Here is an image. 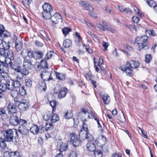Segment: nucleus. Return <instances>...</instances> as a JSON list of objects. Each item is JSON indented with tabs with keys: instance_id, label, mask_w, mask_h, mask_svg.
I'll use <instances>...</instances> for the list:
<instances>
[{
	"instance_id": "nucleus-13",
	"label": "nucleus",
	"mask_w": 157,
	"mask_h": 157,
	"mask_svg": "<svg viewBox=\"0 0 157 157\" xmlns=\"http://www.w3.org/2000/svg\"><path fill=\"white\" fill-rule=\"evenodd\" d=\"M0 36L1 37L4 38L7 37L9 36V33L5 30L4 26L0 24Z\"/></svg>"
},
{
	"instance_id": "nucleus-24",
	"label": "nucleus",
	"mask_w": 157,
	"mask_h": 157,
	"mask_svg": "<svg viewBox=\"0 0 157 157\" xmlns=\"http://www.w3.org/2000/svg\"><path fill=\"white\" fill-rule=\"evenodd\" d=\"M34 58L36 59H39L41 58L44 55L43 52L37 51L34 52Z\"/></svg>"
},
{
	"instance_id": "nucleus-3",
	"label": "nucleus",
	"mask_w": 157,
	"mask_h": 157,
	"mask_svg": "<svg viewBox=\"0 0 157 157\" xmlns=\"http://www.w3.org/2000/svg\"><path fill=\"white\" fill-rule=\"evenodd\" d=\"M42 8L44 11L42 12L43 17L46 19H49L52 14V9L49 3L45 2L43 5Z\"/></svg>"
},
{
	"instance_id": "nucleus-32",
	"label": "nucleus",
	"mask_w": 157,
	"mask_h": 157,
	"mask_svg": "<svg viewBox=\"0 0 157 157\" xmlns=\"http://www.w3.org/2000/svg\"><path fill=\"white\" fill-rule=\"evenodd\" d=\"M67 145L66 143H62L60 145L59 150L60 152H62L66 150L67 149Z\"/></svg>"
},
{
	"instance_id": "nucleus-14",
	"label": "nucleus",
	"mask_w": 157,
	"mask_h": 157,
	"mask_svg": "<svg viewBox=\"0 0 157 157\" xmlns=\"http://www.w3.org/2000/svg\"><path fill=\"white\" fill-rule=\"evenodd\" d=\"M8 108L9 114V115H11L14 114H16L17 109L16 104L10 103L8 105Z\"/></svg>"
},
{
	"instance_id": "nucleus-33",
	"label": "nucleus",
	"mask_w": 157,
	"mask_h": 157,
	"mask_svg": "<svg viewBox=\"0 0 157 157\" xmlns=\"http://www.w3.org/2000/svg\"><path fill=\"white\" fill-rule=\"evenodd\" d=\"M59 120L58 115L56 113L53 114L51 119V121L53 123H55L58 121Z\"/></svg>"
},
{
	"instance_id": "nucleus-36",
	"label": "nucleus",
	"mask_w": 157,
	"mask_h": 157,
	"mask_svg": "<svg viewBox=\"0 0 157 157\" xmlns=\"http://www.w3.org/2000/svg\"><path fill=\"white\" fill-rule=\"evenodd\" d=\"M39 87L40 90L45 91L46 89V84L43 81H42L39 83Z\"/></svg>"
},
{
	"instance_id": "nucleus-51",
	"label": "nucleus",
	"mask_w": 157,
	"mask_h": 157,
	"mask_svg": "<svg viewBox=\"0 0 157 157\" xmlns=\"http://www.w3.org/2000/svg\"><path fill=\"white\" fill-rule=\"evenodd\" d=\"M6 83L0 84V89L2 91H5L7 89Z\"/></svg>"
},
{
	"instance_id": "nucleus-2",
	"label": "nucleus",
	"mask_w": 157,
	"mask_h": 157,
	"mask_svg": "<svg viewBox=\"0 0 157 157\" xmlns=\"http://www.w3.org/2000/svg\"><path fill=\"white\" fill-rule=\"evenodd\" d=\"M82 129H81L79 136L82 139H87L88 141H92L93 140V137L88 132V126L83 121Z\"/></svg>"
},
{
	"instance_id": "nucleus-12",
	"label": "nucleus",
	"mask_w": 157,
	"mask_h": 157,
	"mask_svg": "<svg viewBox=\"0 0 157 157\" xmlns=\"http://www.w3.org/2000/svg\"><path fill=\"white\" fill-rule=\"evenodd\" d=\"M56 88H55V90H56ZM67 88L64 87L63 88V90H59V89L58 91H56V90H55L54 92L56 94L60 91L58 95V98L59 99H61L65 96L67 94L66 92L67 91Z\"/></svg>"
},
{
	"instance_id": "nucleus-23",
	"label": "nucleus",
	"mask_w": 157,
	"mask_h": 157,
	"mask_svg": "<svg viewBox=\"0 0 157 157\" xmlns=\"http://www.w3.org/2000/svg\"><path fill=\"white\" fill-rule=\"evenodd\" d=\"M118 9L121 12H123L124 13L127 14H130L131 12V10L130 9L128 8H124L121 6H118Z\"/></svg>"
},
{
	"instance_id": "nucleus-37",
	"label": "nucleus",
	"mask_w": 157,
	"mask_h": 157,
	"mask_svg": "<svg viewBox=\"0 0 157 157\" xmlns=\"http://www.w3.org/2000/svg\"><path fill=\"white\" fill-rule=\"evenodd\" d=\"M45 130L48 131L50 130H52L53 129V124L51 123H46L45 126Z\"/></svg>"
},
{
	"instance_id": "nucleus-43",
	"label": "nucleus",
	"mask_w": 157,
	"mask_h": 157,
	"mask_svg": "<svg viewBox=\"0 0 157 157\" xmlns=\"http://www.w3.org/2000/svg\"><path fill=\"white\" fill-rule=\"evenodd\" d=\"M56 74L57 77L60 80H63L65 78L64 75L62 73H59L58 72H56Z\"/></svg>"
},
{
	"instance_id": "nucleus-48",
	"label": "nucleus",
	"mask_w": 157,
	"mask_h": 157,
	"mask_svg": "<svg viewBox=\"0 0 157 157\" xmlns=\"http://www.w3.org/2000/svg\"><path fill=\"white\" fill-rule=\"evenodd\" d=\"M11 90L10 94L11 96L13 98L17 97L18 94V92L17 91H15V89H14Z\"/></svg>"
},
{
	"instance_id": "nucleus-10",
	"label": "nucleus",
	"mask_w": 157,
	"mask_h": 157,
	"mask_svg": "<svg viewBox=\"0 0 157 157\" xmlns=\"http://www.w3.org/2000/svg\"><path fill=\"white\" fill-rule=\"evenodd\" d=\"M120 70L122 71H124L127 75L131 76L132 75V73L133 69L131 67L129 64L127 63L124 67V69L122 67H120Z\"/></svg>"
},
{
	"instance_id": "nucleus-56",
	"label": "nucleus",
	"mask_w": 157,
	"mask_h": 157,
	"mask_svg": "<svg viewBox=\"0 0 157 157\" xmlns=\"http://www.w3.org/2000/svg\"><path fill=\"white\" fill-rule=\"evenodd\" d=\"M25 51L27 52L28 55L29 57L34 58V52L32 51H29L27 50H26Z\"/></svg>"
},
{
	"instance_id": "nucleus-53",
	"label": "nucleus",
	"mask_w": 157,
	"mask_h": 157,
	"mask_svg": "<svg viewBox=\"0 0 157 157\" xmlns=\"http://www.w3.org/2000/svg\"><path fill=\"white\" fill-rule=\"evenodd\" d=\"M89 3L85 1H82L80 3V5L83 7L84 10L86 8V7L88 6Z\"/></svg>"
},
{
	"instance_id": "nucleus-30",
	"label": "nucleus",
	"mask_w": 157,
	"mask_h": 157,
	"mask_svg": "<svg viewBox=\"0 0 157 157\" xmlns=\"http://www.w3.org/2000/svg\"><path fill=\"white\" fill-rule=\"evenodd\" d=\"M73 116V113L70 110H67L65 111L64 115L65 118L69 119L72 118Z\"/></svg>"
},
{
	"instance_id": "nucleus-8",
	"label": "nucleus",
	"mask_w": 157,
	"mask_h": 157,
	"mask_svg": "<svg viewBox=\"0 0 157 157\" xmlns=\"http://www.w3.org/2000/svg\"><path fill=\"white\" fill-rule=\"evenodd\" d=\"M40 75L42 79L44 80L48 81L52 79V78L51 77V73L45 70L43 71Z\"/></svg>"
},
{
	"instance_id": "nucleus-50",
	"label": "nucleus",
	"mask_w": 157,
	"mask_h": 157,
	"mask_svg": "<svg viewBox=\"0 0 157 157\" xmlns=\"http://www.w3.org/2000/svg\"><path fill=\"white\" fill-rule=\"evenodd\" d=\"M19 93L22 96H24L26 94L25 90L24 87L22 86L19 89Z\"/></svg>"
},
{
	"instance_id": "nucleus-41",
	"label": "nucleus",
	"mask_w": 157,
	"mask_h": 157,
	"mask_svg": "<svg viewBox=\"0 0 157 157\" xmlns=\"http://www.w3.org/2000/svg\"><path fill=\"white\" fill-rule=\"evenodd\" d=\"M102 24L101 23L100 24H96V26H97L99 30L103 31V29H104V26H105L106 23L104 22H102Z\"/></svg>"
},
{
	"instance_id": "nucleus-40",
	"label": "nucleus",
	"mask_w": 157,
	"mask_h": 157,
	"mask_svg": "<svg viewBox=\"0 0 157 157\" xmlns=\"http://www.w3.org/2000/svg\"><path fill=\"white\" fill-rule=\"evenodd\" d=\"M102 9L105 11L107 13H108L110 15H112L114 14L113 11L109 9L107 7L103 6L102 7Z\"/></svg>"
},
{
	"instance_id": "nucleus-27",
	"label": "nucleus",
	"mask_w": 157,
	"mask_h": 157,
	"mask_svg": "<svg viewBox=\"0 0 157 157\" xmlns=\"http://www.w3.org/2000/svg\"><path fill=\"white\" fill-rule=\"evenodd\" d=\"M72 45L71 41L69 39H66L63 41V45L65 48H69Z\"/></svg>"
},
{
	"instance_id": "nucleus-25",
	"label": "nucleus",
	"mask_w": 157,
	"mask_h": 157,
	"mask_svg": "<svg viewBox=\"0 0 157 157\" xmlns=\"http://www.w3.org/2000/svg\"><path fill=\"white\" fill-rule=\"evenodd\" d=\"M86 147L88 150L90 151H94L96 149V146L93 143L90 142L86 144Z\"/></svg>"
},
{
	"instance_id": "nucleus-39",
	"label": "nucleus",
	"mask_w": 157,
	"mask_h": 157,
	"mask_svg": "<svg viewBox=\"0 0 157 157\" xmlns=\"http://www.w3.org/2000/svg\"><path fill=\"white\" fill-rule=\"evenodd\" d=\"M71 31V29L67 27H65L62 29V32L65 36H66Z\"/></svg>"
},
{
	"instance_id": "nucleus-11",
	"label": "nucleus",
	"mask_w": 157,
	"mask_h": 157,
	"mask_svg": "<svg viewBox=\"0 0 157 157\" xmlns=\"http://www.w3.org/2000/svg\"><path fill=\"white\" fill-rule=\"evenodd\" d=\"M71 138V142L72 143L73 146L75 147H77L79 146L80 143V140H77L75 142V140H77L78 139L77 136L74 133H71L70 134Z\"/></svg>"
},
{
	"instance_id": "nucleus-34",
	"label": "nucleus",
	"mask_w": 157,
	"mask_h": 157,
	"mask_svg": "<svg viewBox=\"0 0 157 157\" xmlns=\"http://www.w3.org/2000/svg\"><path fill=\"white\" fill-rule=\"evenodd\" d=\"M30 69L29 68H27L25 67L23 68L22 69L20 70L19 72H20L21 73L24 75H28L29 73V70Z\"/></svg>"
},
{
	"instance_id": "nucleus-29",
	"label": "nucleus",
	"mask_w": 157,
	"mask_h": 157,
	"mask_svg": "<svg viewBox=\"0 0 157 157\" xmlns=\"http://www.w3.org/2000/svg\"><path fill=\"white\" fill-rule=\"evenodd\" d=\"M7 47H4V48H0V54L2 56H3L6 59V58L7 56Z\"/></svg>"
},
{
	"instance_id": "nucleus-58",
	"label": "nucleus",
	"mask_w": 157,
	"mask_h": 157,
	"mask_svg": "<svg viewBox=\"0 0 157 157\" xmlns=\"http://www.w3.org/2000/svg\"><path fill=\"white\" fill-rule=\"evenodd\" d=\"M102 45L103 47L105 48L104 51L107 50V48L109 46V44L108 43L103 41L102 42Z\"/></svg>"
},
{
	"instance_id": "nucleus-9",
	"label": "nucleus",
	"mask_w": 157,
	"mask_h": 157,
	"mask_svg": "<svg viewBox=\"0 0 157 157\" xmlns=\"http://www.w3.org/2000/svg\"><path fill=\"white\" fill-rule=\"evenodd\" d=\"M27 124H20L21 126L19 127L18 132L21 135H26L29 132V130L26 127Z\"/></svg>"
},
{
	"instance_id": "nucleus-6",
	"label": "nucleus",
	"mask_w": 157,
	"mask_h": 157,
	"mask_svg": "<svg viewBox=\"0 0 157 157\" xmlns=\"http://www.w3.org/2000/svg\"><path fill=\"white\" fill-rule=\"evenodd\" d=\"M10 115L11 116L10 119V121L12 125L15 126L18 124H25L27 123V121L24 120L20 119L19 120L17 114Z\"/></svg>"
},
{
	"instance_id": "nucleus-44",
	"label": "nucleus",
	"mask_w": 157,
	"mask_h": 157,
	"mask_svg": "<svg viewBox=\"0 0 157 157\" xmlns=\"http://www.w3.org/2000/svg\"><path fill=\"white\" fill-rule=\"evenodd\" d=\"M54 52L52 51H50L46 54L45 58V59L48 60L51 58L53 56Z\"/></svg>"
},
{
	"instance_id": "nucleus-42",
	"label": "nucleus",
	"mask_w": 157,
	"mask_h": 157,
	"mask_svg": "<svg viewBox=\"0 0 157 157\" xmlns=\"http://www.w3.org/2000/svg\"><path fill=\"white\" fill-rule=\"evenodd\" d=\"M40 64H41L42 68H43L44 69L48 68V66H47V63L45 60H44V59H43L42 60H41Z\"/></svg>"
},
{
	"instance_id": "nucleus-31",
	"label": "nucleus",
	"mask_w": 157,
	"mask_h": 157,
	"mask_svg": "<svg viewBox=\"0 0 157 157\" xmlns=\"http://www.w3.org/2000/svg\"><path fill=\"white\" fill-rule=\"evenodd\" d=\"M6 144L3 139L0 138V149L4 150L6 147Z\"/></svg>"
},
{
	"instance_id": "nucleus-61",
	"label": "nucleus",
	"mask_w": 157,
	"mask_h": 157,
	"mask_svg": "<svg viewBox=\"0 0 157 157\" xmlns=\"http://www.w3.org/2000/svg\"><path fill=\"white\" fill-rule=\"evenodd\" d=\"M132 20L134 22L137 23L139 21V19L137 17L133 16L132 18Z\"/></svg>"
},
{
	"instance_id": "nucleus-55",
	"label": "nucleus",
	"mask_w": 157,
	"mask_h": 157,
	"mask_svg": "<svg viewBox=\"0 0 157 157\" xmlns=\"http://www.w3.org/2000/svg\"><path fill=\"white\" fill-rule=\"evenodd\" d=\"M151 56L150 55H147L145 56V62L147 63H149L151 59Z\"/></svg>"
},
{
	"instance_id": "nucleus-60",
	"label": "nucleus",
	"mask_w": 157,
	"mask_h": 157,
	"mask_svg": "<svg viewBox=\"0 0 157 157\" xmlns=\"http://www.w3.org/2000/svg\"><path fill=\"white\" fill-rule=\"evenodd\" d=\"M103 150L105 152H106L108 151V147L107 145H102L101 146Z\"/></svg>"
},
{
	"instance_id": "nucleus-16",
	"label": "nucleus",
	"mask_w": 157,
	"mask_h": 157,
	"mask_svg": "<svg viewBox=\"0 0 157 157\" xmlns=\"http://www.w3.org/2000/svg\"><path fill=\"white\" fill-rule=\"evenodd\" d=\"M23 66L24 67L30 69L32 67V64L31 59L27 57L24 58Z\"/></svg>"
},
{
	"instance_id": "nucleus-21",
	"label": "nucleus",
	"mask_w": 157,
	"mask_h": 157,
	"mask_svg": "<svg viewBox=\"0 0 157 157\" xmlns=\"http://www.w3.org/2000/svg\"><path fill=\"white\" fill-rule=\"evenodd\" d=\"M6 83L7 86V90H11L14 89V87L13 86L14 82L13 80H8L6 82Z\"/></svg>"
},
{
	"instance_id": "nucleus-63",
	"label": "nucleus",
	"mask_w": 157,
	"mask_h": 157,
	"mask_svg": "<svg viewBox=\"0 0 157 157\" xmlns=\"http://www.w3.org/2000/svg\"><path fill=\"white\" fill-rule=\"evenodd\" d=\"M126 26L130 29L131 30H133L135 29V26L134 25H132L129 24H127L126 25Z\"/></svg>"
},
{
	"instance_id": "nucleus-46",
	"label": "nucleus",
	"mask_w": 157,
	"mask_h": 157,
	"mask_svg": "<svg viewBox=\"0 0 157 157\" xmlns=\"http://www.w3.org/2000/svg\"><path fill=\"white\" fill-rule=\"evenodd\" d=\"M50 104L52 108V113H54L55 111L56 106V102L55 101H50Z\"/></svg>"
},
{
	"instance_id": "nucleus-20",
	"label": "nucleus",
	"mask_w": 157,
	"mask_h": 157,
	"mask_svg": "<svg viewBox=\"0 0 157 157\" xmlns=\"http://www.w3.org/2000/svg\"><path fill=\"white\" fill-rule=\"evenodd\" d=\"M101 95L104 103L105 104H108L110 101L109 96L105 93H101Z\"/></svg>"
},
{
	"instance_id": "nucleus-54",
	"label": "nucleus",
	"mask_w": 157,
	"mask_h": 157,
	"mask_svg": "<svg viewBox=\"0 0 157 157\" xmlns=\"http://www.w3.org/2000/svg\"><path fill=\"white\" fill-rule=\"evenodd\" d=\"M100 142L101 145H105L106 142V138L103 136H102L100 140Z\"/></svg>"
},
{
	"instance_id": "nucleus-62",
	"label": "nucleus",
	"mask_w": 157,
	"mask_h": 157,
	"mask_svg": "<svg viewBox=\"0 0 157 157\" xmlns=\"http://www.w3.org/2000/svg\"><path fill=\"white\" fill-rule=\"evenodd\" d=\"M35 44L38 47H41L43 46V44L38 40L35 41Z\"/></svg>"
},
{
	"instance_id": "nucleus-52",
	"label": "nucleus",
	"mask_w": 157,
	"mask_h": 157,
	"mask_svg": "<svg viewBox=\"0 0 157 157\" xmlns=\"http://www.w3.org/2000/svg\"><path fill=\"white\" fill-rule=\"evenodd\" d=\"M25 83L26 86L28 87H31L32 84V81L29 79H26L25 80Z\"/></svg>"
},
{
	"instance_id": "nucleus-45",
	"label": "nucleus",
	"mask_w": 157,
	"mask_h": 157,
	"mask_svg": "<svg viewBox=\"0 0 157 157\" xmlns=\"http://www.w3.org/2000/svg\"><path fill=\"white\" fill-rule=\"evenodd\" d=\"M14 89L19 88L21 86V84L19 81L17 80H13Z\"/></svg>"
},
{
	"instance_id": "nucleus-15",
	"label": "nucleus",
	"mask_w": 157,
	"mask_h": 157,
	"mask_svg": "<svg viewBox=\"0 0 157 157\" xmlns=\"http://www.w3.org/2000/svg\"><path fill=\"white\" fill-rule=\"evenodd\" d=\"M28 107V103L25 100H22L20 101V103L18 105L19 109L23 111L25 110Z\"/></svg>"
},
{
	"instance_id": "nucleus-57",
	"label": "nucleus",
	"mask_w": 157,
	"mask_h": 157,
	"mask_svg": "<svg viewBox=\"0 0 157 157\" xmlns=\"http://www.w3.org/2000/svg\"><path fill=\"white\" fill-rule=\"evenodd\" d=\"M84 10H88L89 11H93L94 10V9L92 6L90 5V3L88 4V6L86 7Z\"/></svg>"
},
{
	"instance_id": "nucleus-4",
	"label": "nucleus",
	"mask_w": 157,
	"mask_h": 157,
	"mask_svg": "<svg viewBox=\"0 0 157 157\" xmlns=\"http://www.w3.org/2000/svg\"><path fill=\"white\" fill-rule=\"evenodd\" d=\"M147 39L148 36L145 35L138 36L136 38L135 42L138 46V50H140L147 45Z\"/></svg>"
},
{
	"instance_id": "nucleus-49",
	"label": "nucleus",
	"mask_w": 157,
	"mask_h": 157,
	"mask_svg": "<svg viewBox=\"0 0 157 157\" xmlns=\"http://www.w3.org/2000/svg\"><path fill=\"white\" fill-rule=\"evenodd\" d=\"M147 2L149 5L151 7L154 8L156 5V3L152 0H148Z\"/></svg>"
},
{
	"instance_id": "nucleus-7",
	"label": "nucleus",
	"mask_w": 157,
	"mask_h": 157,
	"mask_svg": "<svg viewBox=\"0 0 157 157\" xmlns=\"http://www.w3.org/2000/svg\"><path fill=\"white\" fill-rule=\"evenodd\" d=\"M50 18L52 21V24L53 26L58 23L59 22L62 21V19L60 14L58 13H56Z\"/></svg>"
},
{
	"instance_id": "nucleus-47",
	"label": "nucleus",
	"mask_w": 157,
	"mask_h": 157,
	"mask_svg": "<svg viewBox=\"0 0 157 157\" xmlns=\"http://www.w3.org/2000/svg\"><path fill=\"white\" fill-rule=\"evenodd\" d=\"M94 154L96 157H101L102 155V153L100 150H95Z\"/></svg>"
},
{
	"instance_id": "nucleus-5",
	"label": "nucleus",
	"mask_w": 157,
	"mask_h": 157,
	"mask_svg": "<svg viewBox=\"0 0 157 157\" xmlns=\"http://www.w3.org/2000/svg\"><path fill=\"white\" fill-rule=\"evenodd\" d=\"M18 134L16 131L14 129H7L5 131L4 133L5 139L7 141L10 142L13 140L14 137H18Z\"/></svg>"
},
{
	"instance_id": "nucleus-19",
	"label": "nucleus",
	"mask_w": 157,
	"mask_h": 157,
	"mask_svg": "<svg viewBox=\"0 0 157 157\" xmlns=\"http://www.w3.org/2000/svg\"><path fill=\"white\" fill-rule=\"evenodd\" d=\"M10 45H8L7 46V56H6V58H8L10 59H14L13 58V51L10 49Z\"/></svg>"
},
{
	"instance_id": "nucleus-59",
	"label": "nucleus",
	"mask_w": 157,
	"mask_h": 157,
	"mask_svg": "<svg viewBox=\"0 0 157 157\" xmlns=\"http://www.w3.org/2000/svg\"><path fill=\"white\" fill-rule=\"evenodd\" d=\"M38 128V131L41 133L44 132L45 130V128H44L43 126L42 125L39 126Z\"/></svg>"
},
{
	"instance_id": "nucleus-28",
	"label": "nucleus",
	"mask_w": 157,
	"mask_h": 157,
	"mask_svg": "<svg viewBox=\"0 0 157 157\" xmlns=\"http://www.w3.org/2000/svg\"><path fill=\"white\" fill-rule=\"evenodd\" d=\"M38 127L36 125L32 126L30 128V132L34 134H37L39 132Z\"/></svg>"
},
{
	"instance_id": "nucleus-1",
	"label": "nucleus",
	"mask_w": 157,
	"mask_h": 157,
	"mask_svg": "<svg viewBox=\"0 0 157 157\" xmlns=\"http://www.w3.org/2000/svg\"><path fill=\"white\" fill-rule=\"evenodd\" d=\"M5 63L8 66L17 72H19L21 69V61L20 58L18 57L16 59H10L8 58H6L5 61Z\"/></svg>"
},
{
	"instance_id": "nucleus-26",
	"label": "nucleus",
	"mask_w": 157,
	"mask_h": 157,
	"mask_svg": "<svg viewBox=\"0 0 157 157\" xmlns=\"http://www.w3.org/2000/svg\"><path fill=\"white\" fill-rule=\"evenodd\" d=\"M128 64H129L131 67L133 69L136 68L139 66V63L136 60L131 61L127 63Z\"/></svg>"
},
{
	"instance_id": "nucleus-18",
	"label": "nucleus",
	"mask_w": 157,
	"mask_h": 157,
	"mask_svg": "<svg viewBox=\"0 0 157 157\" xmlns=\"http://www.w3.org/2000/svg\"><path fill=\"white\" fill-rule=\"evenodd\" d=\"M15 44L16 49L17 51H19L21 50L22 48V45L21 40L20 39H16Z\"/></svg>"
},
{
	"instance_id": "nucleus-17",
	"label": "nucleus",
	"mask_w": 157,
	"mask_h": 157,
	"mask_svg": "<svg viewBox=\"0 0 157 157\" xmlns=\"http://www.w3.org/2000/svg\"><path fill=\"white\" fill-rule=\"evenodd\" d=\"M82 112L85 115V117H87L88 119L93 118L94 117V116L92 112L88 109H82Z\"/></svg>"
},
{
	"instance_id": "nucleus-22",
	"label": "nucleus",
	"mask_w": 157,
	"mask_h": 157,
	"mask_svg": "<svg viewBox=\"0 0 157 157\" xmlns=\"http://www.w3.org/2000/svg\"><path fill=\"white\" fill-rule=\"evenodd\" d=\"M4 62L0 60V73L6 72L8 71V67L3 65Z\"/></svg>"
},
{
	"instance_id": "nucleus-38",
	"label": "nucleus",
	"mask_w": 157,
	"mask_h": 157,
	"mask_svg": "<svg viewBox=\"0 0 157 157\" xmlns=\"http://www.w3.org/2000/svg\"><path fill=\"white\" fill-rule=\"evenodd\" d=\"M117 118L121 122H124L125 121L124 116L123 112L122 111H121V113L118 115Z\"/></svg>"
},
{
	"instance_id": "nucleus-35",
	"label": "nucleus",
	"mask_w": 157,
	"mask_h": 157,
	"mask_svg": "<svg viewBox=\"0 0 157 157\" xmlns=\"http://www.w3.org/2000/svg\"><path fill=\"white\" fill-rule=\"evenodd\" d=\"M8 154L9 155H13L11 157H21L20 153L18 151L12 152L11 153L6 152L5 154V155Z\"/></svg>"
},
{
	"instance_id": "nucleus-64",
	"label": "nucleus",
	"mask_w": 157,
	"mask_h": 157,
	"mask_svg": "<svg viewBox=\"0 0 157 157\" xmlns=\"http://www.w3.org/2000/svg\"><path fill=\"white\" fill-rule=\"evenodd\" d=\"M69 157H77V153L75 151H73L70 154Z\"/></svg>"
}]
</instances>
